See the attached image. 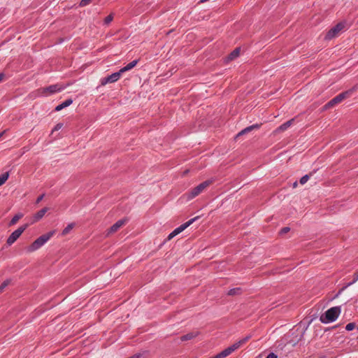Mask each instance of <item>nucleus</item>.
I'll return each instance as SVG.
<instances>
[{"instance_id":"1","label":"nucleus","mask_w":358,"mask_h":358,"mask_svg":"<svg viewBox=\"0 0 358 358\" xmlns=\"http://www.w3.org/2000/svg\"><path fill=\"white\" fill-rule=\"evenodd\" d=\"M138 60H134L124 67L122 68L118 72L113 73L108 77L103 78L101 80V84L102 85H106L108 83H113L117 81L123 73L132 69L134 66H136Z\"/></svg>"},{"instance_id":"2","label":"nucleus","mask_w":358,"mask_h":358,"mask_svg":"<svg viewBox=\"0 0 358 358\" xmlns=\"http://www.w3.org/2000/svg\"><path fill=\"white\" fill-rule=\"evenodd\" d=\"M55 234V231H51L43 234L35 240L26 250L27 252H32L42 247Z\"/></svg>"},{"instance_id":"3","label":"nucleus","mask_w":358,"mask_h":358,"mask_svg":"<svg viewBox=\"0 0 358 358\" xmlns=\"http://www.w3.org/2000/svg\"><path fill=\"white\" fill-rule=\"evenodd\" d=\"M213 183L212 180H206L194 188L192 189L189 192H187L184 194V196L186 198L187 201L192 200L196 196H199L201 192H203L207 187H208Z\"/></svg>"},{"instance_id":"4","label":"nucleus","mask_w":358,"mask_h":358,"mask_svg":"<svg viewBox=\"0 0 358 358\" xmlns=\"http://www.w3.org/2000/svg\"><path fill=\"white\" fill-rule=\"evenodd\" d=\"M341 311L340 307H332L321 315L320 321L325 324L334 322L338 317L341 314Z\"/></svg>"},{"instance_id":"5","label":"nucleus","mask_w":358,"mask_h":358,"mask_svg":"<svg viewBox=\"0 0 358 358\" xmlns=\"http://www.w3.org/2000/svg\"><path fill=\"white\" fill-rule=\"evenodd\" d=\"M65 88V86L60 84L50 85L47 87L38 89L37 91L38 96H48L56 92H60Z\"/></svg>"},{"instance_id":"6","label":"nucleus","mask_w":358,"mask_h":358,"mask_svg":"<svg viewBox=\"0 0 358 358\" xmlns=\"http://www.w3.org/2000/svg\"><path fill=\"white\" fill-rule=\"evenodd\" d=\"M250 336H246L234 343H233L231 345L229 346L228 348H225L224 350L221 352L222 355L224 358L230 355L231 353H233L234 351L239 349L241 346H243L244 344H245L249 340Z\"/></svg>"},{"instance_id":"7","label":"nucleus","mask_w":358,"mask_h":358,"mask_svg":"<svg viewBox=\"0 0 358 358\" xmlns=\"http://www.w3.org/2000/svg\"><path fill=\"white\" fill-rule=\"evenodd\" d=\"M352 93V90L346 91L345 92L341 93L331 101H329L326 105L323 107V110H327L335 105L341 103L343 100L350 96Z\"/></svg>"},{"instance_id":"8","label":"nucleus","mask_w":358,"mask_h":358,"mask_svg":"<svg viewBox=\"0 0 358 358\" xmlns=\"http://www.w3.org/2000/svg\"><path fill=\"white\" fill-rule=\"evenodd\" d=\"M345 23L340 22L337 24L336 26L332 27L329 31L327 33L325 36L326 40H331L336 36H338L344 29Z\"/></svg>"},{"instance_id":"9","label":"nucleus","mask_w":358,"mask_h":358,"mask_svg":"<svg viewBox=\"0 0 358 358\" xmlns=\"http://www.w3.org/2000/svg\"><path fill=\"white\" fill-rule=\"evenodd\" d=\"M197 217L192 218L189 220V221L186 222L185 223L181 224L180 227L175 229L167 237V240L170 241L173 237L183 231L185 229H187L189 226H190L196 220Z\"/></svg>"},{"instance_id":"10","label":"nucleus","mask_w":358,"mask_h":358,"mask_svg":"<svg viewBox=\"0 0 358 358\" xmlns=\"http://www.w3.org/2000/svg\"><path fill=\"white\" fill-rule=\"evenodd\" d=\"M27 224L19 227L14 231L7 239V243L10 245L15 242V241L21 236L24 231L27 229Z\"/></svg>"},{"instance_id":"11","label":"nucleus","mask_w":358,"mask_h":358,"mask_svg":"<svg viewBox=\"0 0 358 358\" xmlns=\"http://www.w3.org/2000/svg\"><path fill=\"white\" fill-rule=\"evenodd\" d=\"M126 223L125 220H120L116 222L113 226H111L106 232V236H108L112 234L115 233Z\"/></svg>"},{"instance_id":"12","label":"nucleus","mask_w":358,"mask_h":358,"mask_svg":"<svg viewBox=\"0 0 358 358\" xmlns=\"http://www.w3.org/2000/svg\"><path fill=\"white\" fill-rule=\"evenodd\" d=\"M294 120H290L286 122H285L284 124H282V125H280L279 127H278L275 131H274V133L275 134H278V133H280L281 131H285L287 129H288L291 124H292V122H293Z\"/></svg>"},{"instance_id":"13","label":"nucleus","mask_w":358,"mask_h":358,"mask_svg":"<svg viewBox=\"0 0 358 358\" xmlns=\"http://www.w3.org/2000/svg\"><path fill=\"white\" fill-rule=\"evenodd\" d=\"M72 103H73V100L72 99H66V101H64L62 103H60L58 106H57L56 108H55V110L56 111H59V110H62L63 108L70 106Z\"/></svg>"},{"instance_id":"14","label":"nucleus","mask_w":358,"mask_h":358,"mask_svg":"<svg viewBox=\"0 0 358 358\" xmlns=\"http://www.w3.org/2000/svg\"><path fill=\"white\" fill-rule=\"evenodd\" d=\"M48 210V208H43V209L37 212L34 217V222H37L39 220H41Z\"/></svg>"},{"instance_id":"15","label":"nucleus","mask_w":358,"mask_h":358,"mask_svg":"<svg viewBox=\"0 0 358 358\" xmlns=\"http://www.w3.org/2000/svg\"><path fill=\"white\" fill-rule=\"evenodd\" d=\"M259 127H260V124H253L252 126L248 127L245 129H243L241 131H240L238 133V136L243 135V134H245L247 132H249V131H252L254 129H259Z\"/></svg>"},{"instance_id":"16","label":"nucleus","mask_w":358,"mask_h":358,"mask_svg":"<svg viewBox=\"0 0 358 358\" xmlns=\"http://www.w3.org/2000/svg\"><path fill=\"white\" fill-rule=\"evenodd\" d=\"M74 224L73 223H70L62 231V236H66L68 234L70 233V231L73 229L74 227Z\"/></svg>"},{"instance_id":"17","label":"nucleus","mask_w":358,"mask_h":358,"mask_svg":"<svg viewBox=\"0 0 358 358\" xmlns=\"http://www.w3.org/2000/svg\"><path fill=\"white\" fill-rule=\"evenodd\" d=\"M23 217V214L22 213H18L17 215H15L13 218L12 220H10V225H14L15 224L17 221L21 219L22 217Z\"/></svg>"},{"instance_id":"18","label":"nucleus","mask_w":358,"mask_h":358,"mask_svg":"<svg viewBox=\"0 0 358 358\" xmlns=\"http://www.w3.org/2000/svg\"><path fill=\"white\" fill-rule=\"evenodd\" d=\"M196 335H197L196 333H189L186 335L182 336L181 337V340L183 341L190 340V339L195 338L196 336Z\"/></svg>"},{"instance_id":"19","label":"nucleus","mask_w":358,"mask_h":358,"mask_svg":"<svg viewBox=\"0 0 358 358\" xmlns=\"http://www.w3.org/2000/svg\"><path fill=\"white\" fill-rule=\"evenodd\" d=\"M9 177L8 172H6L0 176V186L3 185Z\"/></svg>"},{"instance_id":"20","label":"nucleus","mask_w":358,"mask_h":358,"mask_svg":"<svg viewBox=\"0 0 358 358\" xmlns=\"http://www.w3.org/2000/svg\"><path fill=\"white\" fill-rule=\"evenodd\" d=\"M239 53H240V49L236 48L229 55L228 59L229 60H232V59H235L236 57H237L239 55Z\"/></svg>"},{"instance_id":"21","label":"nucleus","mask_w":358,"mask_h":358,"mask_svg":"<svg viewBox=\"0 0 358 358\" xmlns=\"http://www.w3.org/2000/svg\"><path fill=\"white\" fill-rule=\"evenodd\" d=\"M92 1V0H81L79 3V6L80 7H84L90 4Z\"/></svg>"},{"instance_id":"22","label":"nucleus","mask_w":358,"mask_h":358,"mask_svg":"<svg viewBox=\"0 0 358 358\" xmlns=\"http://www.w3.org/2000/svg\"><path fill=\"white\" fill-rule=\"evenodd\" d=\"M355 328V323H353V322L348 323V324L345 326V329H346L347 331H352V330H353Z\"/></svg>"},{"instance_id":"23","label":"nucleus","mask_w":358,"mask_h":358,"mask_svg":"<svg viewBox=\"0 0 358 358\" xmlns=\"http://www.w3.org/2000/svg\"><path fill=\"white\" fill-rule=\"evenodd\" d=\"M239 292H240V288H235V289H230L228 292V294L229 295H234V294H238Z\"/></svg>"},{"instance_id":"24","label":"nucleus","mask_w":358,"mask_h":358,"mask_svg":"<svg viewBox=\"0 0 358 358\" xmlns=\"http://www.w3.org/2000/svg\"><path fill=\"white\" fill-rule=\"evenodd\" d=\"M9 284V280H5L0 286V292H3V289H5V287H6L8 286V285Z\"/></svg>"},{"instance_id":"25","label":"nucleus","mask_w":358,"mask_h":358,"mask_svg":"<svg viewBox=\"0 0 358 358\" xmlns=\"http://www.w3.org/2000/svg\"><path fill=\"white\" fill-rule=\"evenodd\" d=\"M309 179V176L308 175H305L304 176H303L301 179H300V183L301 185H304L305 183L307 182V181Z\"/></svg>"},{"instance_id":"26","label":"nucleus","mask_w":358,"mask_h":358,"mask_svg":"<svg viewBox=\"0 0 358 358\" xmlns=\"http://www.w3.org/2000/svg\"><path fill=\"white\" fill-rule=\"evenodd\" d=\"M113 16L112 15H108L104 20L105 24H109L113 20Z\"/></svg>"},{"instance_id":"27","label":"nucleus","mask_w":358,"mask_h":358,"mask_svg":"<svg viewBox=\"0 0 358 358\" xmlns=\"http://www.w3.org/2000/svg\"><path fill=\"white\" fill-rule=\"evenodd\" d=\"M63 124L62 123H58L55 125V127H54L53 130H52V132L55 131H58L60 129H62Z\"/></svg>"},{"instance_id":"28","label":"nucleus","mask_w":358,"mask_h":358,"mask_svg":"<svg viewBox=\"0 0 358 358\" xmlns=\"http://www.w3.org/2000/svg\"><path fill=\"white\" fill-rule=\"evenodd\" d=\"M289 231V227H284L282 228L281 230H280V234H286L287 233L288 231Z\"/></svg>"},{"instance_id":"29","label":"nucleus","mask_w":358,"mask_h":358,"mask_svg":"<svg viewBox=\"0 0 358 358\" xmlns=\"http://www.w3.org/2000/svg\"><path fill=\"white\" fill-rule=\"evenodd\" d=\"M210 358H224L221 352Z\"/></svg>"},{"instance_id":"30","label":"nucleus","mask_w":358,"mask_h":358,"mask_svg":"<svg viewBox=\"0 0 358 358\" xmlns=\"http://www.w3.org/2000/svg\"><path fill=\"white\" fill-rule=\"evenodd\" d=\"M43 197H44V194L39 196L36 199V203H38L39 202H41L42 201V199H43Z\"/></svg>"},{"instance_id":"31","label":"nucleus","mask_w":358,"mask_h":358,"mask_svg":"<svg viewBox=\"0 0 358 358\" xmlns=\"http://www.w3.org/2000/svg\"><path fill=\"white\" fill-rule=\"evenodd\" d=\"M266 358H277V356L274 353H270Z\"/></svg>"},{"instance_id":"32","label":"nucleus","mask_w":358,"mask_h":358,"mask_svg":"<svg viewBox=\"0 0 358 358\" xmlns=\"http://www.w3.org/2000/svg\"><path fill=\"white\" fill-rule=\"evenodd\" d=\"M5 78V74L3 73H0V83L3 81Z\"/></svg>"},{"instance_id":"33","label":"nucleus","mask_w":358,"mask_h":358,"mask_svg":"<svg viewBox=\"0 0 358 358\" xmlns=\"http://www.w3.org/2000/svg\"><path fill=\"white\" fill-rule=\"evenodd\" d=\"M129 358H140V355H133L132 357H131Z\"/></svg>"},{"instance_id":"34","label":"nucleus","mask_w":358,"mask_h":358,"mask_svg":"<svg viewBox=\"0 0 358 358\" xmlns=\"http://www.w3.org/2000/svg\"><path fill=\"white\" fill-rule=\"evenodd\" d=\"M293 186H294V187H296L297 186V182H295L294 183Z\"/></svg>"},{"instance_id":"35","label":"nucleus","mask_w":358,"mask_h":358,"mask_svg":"<svg viewBox=\"0 0 358 358\" xmlns=\"http://www.w3.org/2000/svg\"><path fill=\"white\" fill-rule=\"evenodd\" d=\"M2 135H3V133H1L0 134V138L1 137Z\"/></svg>"}]
</instances>
